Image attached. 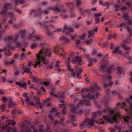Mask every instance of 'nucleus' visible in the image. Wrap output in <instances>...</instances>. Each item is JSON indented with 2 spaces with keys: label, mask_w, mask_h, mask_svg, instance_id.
<instances>
[{
  "label": "nucleus",
  "mask_w": 132,
  "mask_h": 132,
  "mask_svg": "<svg viewBox=\"0 0 132 132\" xmlns=\"http://www.w3.org/2000/svg\"><path fill=\"white\" fill-rule=\"evenodd\" d=\"M48 10L43 11V13L45 14H48L49 10H51L55 12H62L61 9L58 7L57 5H55L54 6H48L47 7Z\"/></svg>",
  "instance_id": "f257e3e1"
},
{
  "label": "nucleus",
  "mask_w": 132,
  "mask_h": 132,
  "mask_svg": "<svg viewBox=\"0 0 132 132\" xmlns=\"http://www.w3.org/2000/svg\"><path fill=\"white\" fill-rule=\"evenodd\" d=\"M74 30L71 28H69L66 26L65 24L63 28V33H65L67 35H70L69 33L73 32Z\"/></svg>",
  "instance_id": "f03ea898"
},
{
  "label": "nucleus",
  "mask_w": 132,
  "mask_h": 132,
  "mask_svg": "<svg viewBox=\"0 0 132 132\" xmlns=\"http://www.w3.org/2000/svg\"><path fill=\"white\" fill-rule=\"evenodd\" d=\"M22 129L20 130V132H31L30 127H26L24 125L22 124L21 126Z\"/></svg>",
  "instance_id": "7ed1b4c3"
},
{
  "label": "nucleus",
  "mask_w": 132,
  "mask_h": 132,
  "mask_svg": "<svg viewBox=\"0 0 132 132\" xmlns=\"http://www.w3.org/2000/svg\"><path fill=\"white\" fill-rule=\"evenodd\" d=\"M11 5L10 3H6L3 6L4 10L1 12V14L6 13L7 11L9 10V7Z\"/></svg>",
  "instance_id": "20e7f679"
},
{
  "label": "nucleus",
  "mask_w": 132,
  "mask_h": 132,
  "mask_svg": "<svg viewBox=\"0 0 132 132\" xmlns=\"http://www.w3.org/2000/svg\"><path fill=\"white\" fill-rule=\"evenodd\" d=\"M37 12L36 13L35 15L33 16L34 17L39 16V18L41 17V15L43 13V11L41 8H39L37 9Z\"/></svg>",
  "instance_id": "39448f33"
},
{
  "label": "nucleus",
  "mask_w": 132,
  "mask_h": 132,
  "mask_svg": "<svg viewBox=\"0 0 132 132\" xmlns=\"http://www.w3.org/2000/svg\"><path fill=\"white\" fill-rule=\"evenodd\" d=\"M82 107V100H80L79 101V103L76 106L77 108L79 109V113H81L82 112L81 108Z\"/></svg>",
  "instance_id": "423d86ee"
},
{
  "label": "nucleus",
  "mask_w": 132,
  "mask_h": 132,
  "mask_svg": "<svg viewBox=\"0 0 132 132\" xmlns=\"http://www.w3.org/2000/svg\"><path fill=\"white\" fill-rule=\"evenodd\" d=\"M127 42V41L126 40L123 41V44L122 46V47L124 50H130V48L129 47H127L125 45V44H127V43L126 44H125V43Z\"/></svg>",
  "instance_id": "0eeeda50"
},
{
  "label": "nucleus",
  "mask_w": 132,
  "mask_h": 132,
  "mask_svg": "<svg viewBox=\"0 0 132 132\" xmlns=\"http://www.w3.org/2000/svg\"><path fill=\"white\" fill-rule=\"evenodd\" d=\"M15 84L21 87H24L26 85L27 83L26 82L23 83L22 84L20 82H16L15 83Z\"/></svg>",
  "instance_id": "6e6552de"
},
{
  "label": "nucleus",
  "mask_w": 132,
  "mask_h": 132,
  "mask_svg": "<svg viewBox=\"0 0 132 132\" xmlns=\"http://www.w3.org/2000/svg\"><path fill=\"white\" fill-rule=\"evenodd\" d=\"M31 79L33 82H38L40 81L39 79L36 76H32Z\"/></svg>",
  "instance_id": "1a4fd4ad"
},
{
  "label": "nucleus",
  "mask_w": 132,
  "mask_h": 132,
  "mask_svg": "<svg viewBox=\"0 0 132 132\" xmlns=\"http://www.w3.org/2000/svg\"><path fill=\"white\" fill-rule=\"evenodd\" d=\"M117 53H118L119 54H122L121 51L119 49V47H117L115 48L114 50L112 52V53H114L115 54H116Z\"/></svg>",
  "instance_id": "9d476101"
},
{
  "label": "nucleus",
  "mask_w": 132,
  "mask_h": 132,
  "mask_svg": "<svg viewBox=\"0 0 132 132\" xmlns=\"http://www.w3.org/2000/svg\"><path fill=\"white\" fill-rule=\"evenodd\" d=\"M11 99H10L9 101L10 102L9 103L8 105V107L9 108H11L13 106H14L16 105V103L12 101H11Z\"/></svg>",
  "instance_id": "9b49d317"
},
{
  "label": "nucleus",
  "mask_w": 132,
  "mask_h": 132,
  "mask_svg": "<svg viewBox=\"0 0 132 132\" xmlns=\"http://www.w3.org/2000/svg\"><path fill=\"white\" fill-rule=\"evenodd\" d=\"M0 13V15L2 16L3 21L5 22L7 20V14L6 13H4L3 14H1Z\"/></svg>",
  "instance_id": "f8f14e48"
},
{
  "label": "nucleus",
  "mask_w": 132,
  "mask_h": 132,
  "mask_svg": "<svg viewBox=\"0 0 132 132\" xmlns=\"http://www.w3.org/2000/svg\"><path fill=\"white\" fill-rule=\"evenodd\" d=\"M76 109V107H75L74 105H72L71 106V110L72 113L74 114H76L77 113Z\"/></svg>",
  "instance_id": "ddd939ff"
},
{
  "label": "nucleus",
  "mask_w": 132,
  "mask_h": 132,
  "mask_svg": "<svg viewBox=\"0 0 132 132\" xmlns=\"http://www.w3.org/2000/svg\"><path fill=\"white\" fill-rule=\"evenodd\" d=\"M103 118L104 119L106 120V121L108 122L109 123L111 124L113 123V122L112 121L111 119L109 118L108 117L103 116Z\"/></svg>",
  "instance_id": "4468645a"
},
{
  "label": "nucleus",
  "mask_w": 132,
  "mask_h": 132,
  "mask_svg": "<svg viewBox=\"0 0 132 132\" xmlns=\"http://www.w3.org/2000/svg\"><path fill=\"white\" fill-rule=\"evenodd\" d=\"M60 46H55L53 51L55 54L57 53L59 54V52H60Z\"/></svg>",
  "instance_id": "2eb2a0df"
},
{
  "label": "nucleus",
  "mask_w": 132,
  "mask_h": 132,
  "mask_svg": "<svg viewBox=\"0 0 132 132\" xmlns=\"http://www.w3.org/2000/svg\"><path fill=\"white\" fill-rule=\"evenodd\" d=\"M76 59H74L72 60L73 62H75L76 61L77 62H80L81 61L82 59L80 57H79L78 56L75 57Z\"/></svg>",
  "instance_id": "dca6fc26"
},
{
  "label": "nucleus",
  "mask_w": 132,
  "mask_h": 132,
  "mask_svg": "<svg viewBox=\"0 0 132 132\" xmlns=\"http://www.w3.org/2000/svg\"><path fill=\"white\" fill-rule=\"evenodd\" d=\"M41 61L43 62V64H47L48 63V60H46L45 59L43 56H41Z\"/></svg>",
  "instance_id": "f3484780"
},
{
  "label": "nucleus",
  "mask_w": 132,
  "mask_h": 132,
  "mask_svg": "<svg viewBox=\"0 0 132 132\" xmlns=\"http://www.w3.org/2000/svg\"><path fill=\"white\" fill-rule=\"evenodd\" d=\"M33 97L36 101L37 102H36V104L37 105H38L39 104L42 103L40 102V98L39 97H35L34 95L33 96Z\"/></svg>",
  "instance_id": "a211bd4d"
},
{
  "label": "nucleus",
  "mask_w": 132,
  "mask_h": 132,
  "mask_svg": "<svg viewBox=\"0 0 132 132\" xmlns=\"http://www.w3.org/2000/svg\"><path fill=\"white\" fill-rule=\"evenodd\" d=\"M82 72V70H79L78 72L77 71L76 72V75L77 76V78H79L80 79L81 78V74Z\"/></svg>",
  "instance_id": "6ab92c4d"
},
{
  "label": "nucleus",
  "mask_w": 132,
  "mask_h": 132,
  "mask_svg": "<svg viewBox=\"0 0 132 132\" xmlns=\"http://www.w3.org/2000/svg\"><path fill=\"white\" fill-rule=\"evenodd\" d=\"M23 69H24V72H25L26 73H29L31 74H32V72L30 71V69L28 68H25V67H23Z\"/></svg>",
  "instance_id": "aec40b11"
},
{
  "label": "nucleus",
  "mask_w": 132,
  "mask_h": 132,
  "mask_svg": "<svg viewBox=\"0 0 132 132\" xmlns=\"http://www.w3.org/2000/svg\"><path fill=\"white\" fill-rule=\"evenodd\" d=\"M129 51H126L125 52L122 53V54H121V55L123 56L124 57L126 58L129 55Z\"/></svg>",
  "instance_id": "412c9836"
},
{
  "label": "nucleus",
  "mask_w": 132,
  "mask_h": 132,
  "mask_svg": "<svg viewBox=\"0 0 132 132\" xmlns=\"http://www.w3.org/2000/svg\"><path fill=\"white\" fill-rule=\"evenodd\" d=\"M87 96L88 98L91 100H94L95 98V97L93 95H92L89 94H88Z\"/></svg>",
  "instance_id": "4be33fe9"
},
{
  "label": "nucleus",
  "mask_w": 132,
  "mask_h": 132,
  "mask_svg": "<svg viewBox=\"0 0 132 132\" xmlns=\"http://www.w3.org/2000/svg\"><path fill=\"white\" fill-rule=\"evenodd\" d=\"M49 50L50 51V49H49L48 48H47V49H46L45 51V54H47V55L48 56L50 57L52 56V54H51V52L50 51H49V52L48 53L47 51H48Z\"/></svg>",
  "instance_id": "5701e85b"
},
{
  "label": "nucleus",
  "mask_w": 132,
  "mask_h": 132,
  "mask_svg": "<svg viewBox=\"0 0 132 132\" xmlns=\"http://www.w3.org/2000/svg\"><path fill=\"white\" fill-rule=\"evenodd\" d=\"M21 37L22 38H24L25 37V35L26 33L25 30H23L21 31Z\"/></svg>",
  "instance_id": "b1692460"
},
{
  "label": "nucleus",
  "mask_w": 132,
  "mask_h": 132,
  "mask_svg": "<svg viewBox=\"0 0 132 132\" xmlns=\"http://www.w3.org/2000/svg\"><path fill=\"white\" fill-rule=\"evenodd\" d=\"M88 61L89 62V63L87 65L88 66L90 67L92 66L93 65V60L91 59H89L88 60Z\"/></svg>",
  "instance_id": "393cba45"
},
{
  "label": "nucleus",
  "mask_w": 132,
  "mask_h": 132,
  "mask_svg": "<svg viewBox=\"0 0 132 132\" xmlns=\"http://www.w3.org/2000/svg\"><path fill=\"white\" fill-rule=\"evenodd\" d=\"M14 62V60H13L9 62H8L7 60H6L5 62V64L7 66H8L10 64H12Z\"/></svg>",
  "instance_id": "a878e982"
},
{
  "label": "nucleus",
  "mask_w": 132,
  "mask_h": 132,
  "mask_svg": "<svg viewBox=\"0 0 132 132\" xmlns=\"http://www.w3.org/2000/svg\"><path fill=\"white\" fill-rule=\"evenodd\" d=\"M93 40L92 39L87 40L84 41V43L88 45L90 44Z\"/></svg>",
  "instance_id": "bb28decb"
},
{
  "label": "nucleus",
  "mask_w": 132,
  "mask_h": 132,
  "mask_svg": "<svg viewBox=\"0 0 132 132\" xmlns=\"http://www.w3.org/2000/svg\"><path fill=\"white\" fill-rule=\"evenodd\" d=\"M129 63L130 64H132V57L130 56L127 57Z\"/></svg>",
  "instance_id": "cd10ccee"
},
{
  "label": "nucleus",
  "mask_w": 132,
  "mask_h": 132,
  "mask_svg": "<svg viewBox=\"0 0 132 132\" xmlns=\"http://www.w3.org/2000/svg\"><path fill=\"white\" fill-rule=\"evenodd\" d=\"M88 124H89L91 126H93L94 125V120L93 119H92L90 120L88 122Z\"/></svg>",
  "instance_id": "c85d7f7f"
},
{
  "label": "nucleus",
  "mask_w": 132,
  "mask_h": 132,
  "mask_svg": "<svg viewBox=\"0 0 132 132\" xmlns=\"http://www.w3.org/2000/svg\"><path fill=\"white\" fill-rule=\"evenodd\" d=\"M117 70L118 71V73L121 74L122 73V71L121 68L120 67H118L117 68Z\"/></svg>",
  "instance_id": "c756f323"
},
{
  "label": "nucleus",
  "mask_w": 132,
  "mask_h": 132,
  "mask_svg": "<svg viewBox=\"0 0 132 132\" xmlns=\"http://www.w3.org/2000/svg\"><path fill=\"white\" fill-rule=\"evenodd\" d=\"M43 50L42 49H41L40 51H39V53L36 56V57H39V58H41V56L40 57V55L43 53Z\"/></svg>",
  "instance_id": "7c9ffc66"
},
{
  "label": "nucleus",
  "mask_w": 132,
  "mask_h": 132,
  "mask_svg": "<svg viewBox=\"0 0 132 132\" xmlns=\"http://www.w3.org/2000/svg\"><path fill=\"white\" fill-rule=\"evenodd\" d=\"M123 120L125 122L128 123V120H130L128 116H127L126 118L123 119Z\"/></svg>",
  "instance_id": "2f4dec72"
},
{
  "label": "nucleus",
  "mask_w": 132,
  "mask_h": 132,
  "mask_svg": "<svg viewBox=\"0 0 132 132\" xmlns=\"http://www.w3.org/2000/svg\"><path fill=\"white\" fill-rule=\"evenodd\" d=\"M8 15L10 18H13L14 16V14L12 12H10L8 13Z\"/></svg>",
  "instance_id": "473e14b6"
},
{
  "label": "nucleus",
  "mask_w": 132,
  "mask_h": 132,
  "mask_svg": "<svg viewBox=\"0 0 132 132\" xmlns=\"http://www.w3.org/2000/svg\"><path fill=\"white\" fill-rule=\"evenodd\" d=\"M67 64V67L68 68V70L70 71L72 70L73 69L72 68H71V66L70 64V63L69 62H68Z\"/></svg>",
  "instance_id": "72a5a7b5"
},
{
  "label": "nucleus",
  "mask_w": 132,
  "mask_h": 132,
  "mask_svg": "<svg viewBox=\"0 0 132 132\" xmlns=\"http://www.w3.org/2000/svg\"><path fill=\"white\" fill-rule=\"evenodd\" d=\"M88 32L90 36H93L95 34V33L92 31H89Z\"/></svg>",
  "instance_id": "f704fd0d"
},
{
  "label": "nucleus",
  "mask_w": 132,
  "mask_h": 132,
  "mask_svg": "<svg viewBox=\"0 0 132 132\" xmlns=\"http://www.w3.org/2000/svg\"><path fill=\"white\" fill-rule=\"evenodd\" d=\"M122 17L126 19H127L129 18L127 14L126 13H125L123 14Z\"/></svg>",
  "instance_id": "c9c22d12"
},
{
  "label": "nucleus",
  "mask_w": 132,
  "mask_h": 132,
  "mask_svg": "<svg viewBox=\"0 0 132 132\" xmlns=\"http://www.w3.org/2000/svg\"><path fill=\"white\" fill-rule=\"evenodd\" d=\"M94 87L95 88V89L96 90H98L100 89V88L96 84H94Z\"/></svg>",
  "instance_id": "e433bc0d"
},
{
  "label": "nucleus",
  "mask_w": 132,
  "mask_h": 132,
  "mask_svg": "<svg viewBox=\"0 0 132 132\" xmlns=\"http://www.w3.org/2000/svg\"><path fill=\"white\" fill-rule=\"evenodd\" d=\"M34 38H35L36 40L38 41L41 40L42 38L40 36L37 37L35 35L34 36Z\"/></svg>",
  "instance_id": "4c0bfd02"
},
{
  "label": "nucleus",
  "mask_w": 132,
  "mask_h": 132,
  "mask_svg": "<svg viewBox=\"0 0 132 132\" xmlns=\"http://www.w3.org/2000/svg\"><path fill=\"white\" fill-rule=\"evenodd\" d=\"M37 60L38 61V62H37V64L38 65H40L41 63V58H39V57H37Z\"/></svg>",
  "instance_id": "58836bf2"
},
{
  "label": "nucleus",
  "mask_w": 132,
  "mask_h": 132,
  "mask_svg": "<svg viewBox=\"0 0 132 132\" xmlns=\"http://www.w3.org/2000/svg\"><path fill=\"white\" fill-rule=\"evenodd\" d=\"M105 65H102L100 67V70L102 71L105 70Z\"/></svg>",
  "instance_id": "ea45409f"
},
{
  "label": "nucleus",
  "mask_w": 132,
  "mask_h": 132,
  "mask_svg": "<svg viewBox=\"0 0 132 132\" xmlns=\"http://www.w3.org/2000/svg\"><path fill=\"white\" fill-rule=\"evenodd\" d=\"M71 121L72 122H75L76 121V120L75 119V116H71Z\"/></svg>",
  "instance_id": "a19ab883"
},
{
  "label": "nucleus",
  "mask_w": 132,
  "mask_h": 132,
  "mask_svg": "<svg viewBox=\"0 0 132 132\" xmlns=\"http://www.w3.org/2000/svg\"><path fill=\"white\" fill-rule=\"evenodd\" d=\"M36 12V10L35 9H33L31 10V12L30 13V15L31 16L32 14V13H35Z\"/></svg>",
  "instance_id": "79ce46f5"
},
{
  "label": "nucleus",
  "mask_w": 132,
  "mask_h": 132,
  "mask_svg": "<svg viewBox=\"0 0 132 132\" xmlns=\"http://www.w3.org/2000/svg\"><path fill=\"white\" fill-rule=\"evenodd\" d=\"M31 65H34V63H32V62L30 61H28V65L29 67H30L31 66Z\"/></svg>",
  "instance_id": "37998d69"
},
{
  "label": "nucleus",
  "mask_w": 132,
  "mask_h": 132,
  "mask_svg": "<svg viewBox=\"0 0 132 132\" xmlns=\"http://www.w3.org/2000/svg\"><path fill=\"white\" fill-rule=\"evenodd\" d=\"M95 21L96 23H97L100 21V19L98 17H97L95 18Z\"/></svg>",
  "instance_id": "c03bdc74"
},
{
  "label": "nucleus",
  "mask_w": 132,
  "mask_h": 132,
  "mask_svg": "<svg viewBox=\"0 0 132 132\" xmlns=\"http://www.w3.org/2000/svg\"><path fill=\"white\" fill-rule=\"evenodd\" d=\"M118 115L116 114L114 115V117L112 119V120L113 121H116L117 120V117L118 116Z\"/></svg>",
  "instance_id": "a18cd8bd"
},
{
  "label": "nucleus",
  "mask_w": 132,
  "mask_h": 132,
  "mask_svg": "<svg viewBox=\"0 0 132 132\" xmlns=\"http://www.w3.org/2000/svg\"><path fill=\"white\" fill-rule=\"evenodd\" d=\"M40 89H42L44 93H45L46 92V89H45L44 87L42 86Z\"/></svg>",
  "instance_id": "49530a36"
},
{
  "label": "nucleus",
  "mask_w": 132,
  "mask_h": 132,
  "mask_svg": "<svg viewBox=\"0 0 132 132\" xmlns=\"http://www.w3.org/2000/svg\"><path fill=\"white\" fill-rule=\"evenodd\" d=\"M112 66H110L109 67L108 69L107 70V71L109 73H110L111 72V71L112 69Z\"/></svg>",
  "instance_id": "de8ad7c7"
},
{
  "label": "nucleus",
  "mask_w": 132,
  "mask_h": 132,
  "mask_svg": "<svg viewBox=\"0 0 132 132\" xmlns=\"http://www.w3.org/2000/svg\"><path fill=\"white\" fill-rule=\"evenodd\" d=\"M70 71L71 72H72V73L71 74V76L73 77H74L75 75V74L73 69L72 70Z\"/></svg>",
  "instance_id": "09e8293b"
},
{
  "label": "nucleus",
  "mask_w": 132,
  "mask_h": 132,
  "mask_svg": "<svg viewBox=\"0 0 132 132\" xmlns=\"http://www.w3.org/2000/svg\"><path fill=\"white\" fill-rule=\"evenodd\" d=\"M43 126L41 125L40 126V127L39 129V131L40 132H43L44 131V129H43Z\"/></svg>",
  "instance_id": "8fccbe9b"
},
{
  "label": "nucleus",
  "mask_w": 132,
  "mask_h": 132,
  "mask_svg": "<svg viewBox=\"0 0 132 132\" xmlns=\"http://www.w3.org/2000/svg\"><path fill=\"white\" fill-rule=\"evenodd\" d=\"M51 110H50V112L51 113H52L53 112L57 110V109L56 108H52Z\"/></svg>",
  "instance_id": "3c124183"
},
{
  "label": "nucleus",
  "mask_w": 132,
  "mask_h": 132,
  "mask_svg": "<svg viewBox=\"0 0 132 132\" xmlns=\"http://www.w3.org/2000/svg\"><path fill=\"white\" fill-rule=\"evenodd\" d=\"M77 6H79L81 4V1L80 0H78L77 2Z\"/></svg>",
  "instance_id": "603ef678"
},
{
  "label": "nucleus",
  "mask_w": 132,
  "mask_h": 132,
  "mask_svg": "<svg viewBox=\"0 0 132 132\" xmlns=\"http://www.w3.org/2000/svg\"><path fill=\"white\" fill-rule=\"evenodd\" d=\"M96 56L99 58H101L102 56V54L101 53H98Z\"/></svg>",
  "instance_id": "864d4df0"
},
{
  "label": "nucleus",
  "mask_w": 132,
  "mask_h": 132,
  "mask_svg": "<svg viewBox=\"0 0 132 132\" xmlns=\"http://www.w3.org/2000/svg\"><path fill=\"white\" fill-rule=\"evenodd\" d=\"M31 47V49H34L36 47V45L35 44H32Z\"/></svg>",
  "instance_id": "5fc2aeb1"
},
{
  "label": "nucleus",
  "mask_w": 132,
  "mask_h": 132,
  "mask_svg": "<svg viewBox=\"0 0 132 132\" xmlns=\"http://www.w3.org/2000/svg\"><path fill=\"white\" fill-rule=\"evenodd\" d=\"M48 117L49 119L51 120L52 121H53L54 120V118H53L52 116L49 114L48 115Z\"/></svg>",
  "instance_id": "6e6d98bb"
},
{
  "label": "nucleus",
  "mask_w": 132,
  "mask_h": 132,
  "mask_svg": "<svg viewBox=\"0 0 132 132\" xmlns=\"http://www.w3.org/2000/svg\"><path fill=\"white\" fill-rule=\"evenodd\" d=\"M60 62V61H57L56 62V64L55 65V66L57 67L58 68L60 67V64H59Z\"/></svg>",
  "instance_id": "4d7b16f0"
},
{
  "label": "nucleus",
  "mask_w": 132,
  "mask_h": 132,
  "mask_svg": "<svg viewBox=\"0 0 132 132\" xmlns=\"http://www.w3.org/2000/svg\"><path fill=\"white\" fill-rule=\"evenodd\" d=\"M39 90L40 89H38L37 90L38 91L37 92V93L38 96L40 95L42 93L41 91Z\"/></svg>",
  "instance_id": "13d9d810"
},
{
  "label": "nucleus",
  "mask_w": 132,
  "mask_h": 132,
  "mask_svg": "<svg viewBox=\"0 0 132 132\" xmlns=\"http://www.w3.org/2000/svg\"><path fill=\"white\" fill-rule=\"evenodd\" d=\"M109 130L110 131V132H115V130L112 128V127H110L109 128Z\"/></svg>",
  "instance_id": "bf43d9fd"
},
{
  "label": "nucleus",
  "mask_w": 132,
  "mask_h": 132,
  "mask_svg": "<svg viewBox=\"0 0 132 132\" xmlns=\"http://www.w3.org/2000/svg\"><path fill=\"white\" fill-rule=\"evenodd\" d=\"M25 54L24 53H23L21 55V60H22L24 57V55Z\"/></svg>",
  "instance_id": "052dcab7"
},
{
  "label": "nucleus",
  "mask_w": 132,
  "mask_h": 132,
  "mask_svg": "<svg viewBox=\"0 0 132 132\" xmlns=\"http://www.w3.org/2000/svg\"><path fill=\"white\" fill-rule=\"evenodd\" d=\"M43 83L45 86H48L49 84V82H46V81H44Z\"/></svg>",
  "instance_id": "680f3d73"
},
{
  "label": "nucleus",
  "mask_w": 132,
  "mask_h": 132,
  "mask_svg": "<svg viewBox=\"0 0 132 132\" xmlns=\"http://www.w3.org/2000/svg\"><path fill=\"white\" fill-rule=\"evenodd\" d=\"M130 75L131 77V79L130 80V83H131L132 82V71L130 73Z\"/></svg>",
  "instance_id": "e2e57ef3"
},
{
  "label": "nucleus",
  "mask_w": 132,
  "mask_h": 132,
  "mask_svg": "<svg viewBox=\"0 0 132 132\" xmlns=\"http://www.w3.org/2000/svg\"><path fill=\"white\" fill-rule=\"evenodd\" d=\"M46 34L48 36H51L52 35V33L50 32L49 30L48 31H47V32L46 33Z\"/></svg>",
  "instance_id": "0e129e2a"
},
{
  "label": "nucleus",
  "mask_w": 132,
  "mask_h": 132,
  "mask_svg": "<svg viewBox=\"0 0 132 132\" xmlns=\"http://www.w3.org/2000/svg\"><path fill=\"white\" fill-rule=\"evenodd\" d=\"M62 112L63 114L64 115H65L67 113L66 111L65 110L64 108L62 110Z\"/></svg>",
  "instance_id": "69168bd1"
},
{
  "label": "nucleus",
  "mask_w": 132,
  "mask_h": 132,
  "mask_svg": "<svg viewBox=\"0 0 132 132\" xmlns=\"http://www.w3.org/2000/svg\"><path fill=\"white\" fill-rule=\"evenodd\" d=\"M14 75L16 76H18L19 74V72L18 71H15L14 73Z\"/></svg>",
  "instance_id": "338daca9"
},
{
  "label": "nucleus",
  "mask_w": 132,
  "mask_h": 132,
  "mask_svg": "<svg viewBox=\"0 0 132 132\" xmlns=\"http://www.w3.org/2000/svg\"><path fill=\"white\" fill-rule=\"evenodd\" d=\"M11 130V127H9L6 130L7 131V132H10Z\"/></svg>",
  "instance_id": "774afa93"
}]
</instances>
